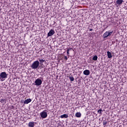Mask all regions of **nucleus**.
<instances>
[{
    "label": "nucleus",
    "instance_id": "6",
    "mask_svg": "<svg viewBox=\"0 0 127 127\" xmlns=\"http://www.w3.org/2000/svg\"><path fill=\"white\" fill-rule=\"evenodd\" d=\"M55 32L54 31V29H51L49 32L48 33V37H50V36H52Z\"/></svg>",
    "mask_w": 127,
    "mask_h": 127
},
{
    "label": "nucleus",
    "instance_id": "21",
    "mask_svg": "<svg viewBox=\"0 0 127 127\" xmlns=\"http://www.w3.org/2000/svg\"><path fill=\"white\" fill-rule=\"evenodd\" d=\"M107 121H103V126H107Z\"/></svg>",
    "mask_w": 127,
    "mask_h": 127
},
{
    "label": "nucleus",
    "instance_id": "15",
    "mask_svg": "<svg viewBox=\"0 0 127 127\" xmlns=\"http://www.w3.org/2000/svg\"><path fill=\"white\" fill-rule=\"evenodd\" d=\"M81 116H82V115L81 114V113H80V112H77L75 114V117L76 118H81Z\"/></svg>",
    "mask_w": 127,
    "mask_h": 127
},
{
    "label": "nucleus",
    "instance_id": "20",
    "mask_svg": "<svg viewBox=\"0 0 127 127\" xmlns=\"http://www.w3.org/2000/svg\"><path fill=\"white\" fill-rule=\"evenodd\" d=\"M64 59L65 60V61H67L68 60V58H67V56H64Z\"/></svg>",
    "mask_w": 127,
    "mask_h": 127
},
{
    "label": "nucleus",
    "instance_id": "14",
    "mask_svg": "<svg viewBox=\"0 0 127 127\" xmlns=\"http://www.w3.org/2000/svg\"><path fill=\"white\" fill-rule=\"evenodd\" d=\"M68 117H69L67 114H64L63 115H61L60 116V118L61 119H64V118H65V119H67V118H68Z\"/></svg>",
    "mask_w": 127,
    "mask_h": 127
},
{
    "label": "nucleus",
    "instance_id": "19",
    "mask_svg": "<svg viewBox=\"0 0 127 127\" xmlns=\"http://www.w3.org/2000/svg\"><path fill=\"white\" fill-rule=\"evenodd\" d=\"M102 112H103V110L102 109H100L97 111V113L99 114L100 115L102 114Z\"/></svg>",
    "mask_w": 127,
    "mask_h": 127
},
{
    "label": "nucleus",
    "instance_id": "3",
    "mask_svg": "<svg viewBox=\"0 0 127 127\" xmlns=\"http://www.w3.org/2000/svg\"><path fill=\"white\" fill-rule=\"evenodd\" d=\"M40 116H41L42 119H46L47 118V112H46V110H44L43 112H41L40 114Z\"/></svg>",
    "mask_w": 127,
    "mask_h": 127
},
{
    "label": "nucleus",
    "instance_id": "9",
    "mask_svg": "<svg viewBox=\"0 0 127 127\" xmlns=\"http://www.w3.org/2000/svg\"><path fill=\"white\" fill-rule=\"evenodd\" d=\"M83 74H84V75H85L86 76H88V75H90V70H89L88 69H86V70H84Z\"/></svg>",
    "mask_w": 127,
    "mask_h": 127
},
{
    "label": "nucleus",
    "instance_id": "23",
    "mask_svg": "<svg viewBox=\"0 0 127 127\" xmlns=\"http://www.w3.org/2000/svg\"><path fill=\"white\" fill-rule=\"evenodd\" d=\"M56 23V22H55V21H54V24H55Z\"/></svg>",
    "mask_w": 127,
    "mask_h": 127
},
{
    "label": "nucleus",
    "instance_id": "8",
    "mask_svg": "<svg viewBox=\"0 0 127 127\" xmlns=\"http://www.w3.org/2000/svg\"><path fill=\"white\" fill-rule=\"evenodd\" d=\"M28 127H34V126H35V122H30L28 123Z\"/></svg>",
    "mask_w": 127,
    "mask_h": 127
},
{
    "label": "nucleus",
    "instance_id": "18",
    "mask_svg": "<svg viewBox=\"0 0 127 127\" xmlns=\"http://www.w3.org/2000/svg\"><path fill=\"white\" fill-rule=\"evenodd\" d=\"M45 61V60H44L43 59L39 60V62H40V64H42L43 63H44Z\"/></svg>",
    "mask_w": 127,
    "mask_h": 127
},
{
    "label": "nucleus",
    "instance_id": "5",
    "mask_svg": "<svg viewBox=\"0 0 127 127\" xmlns=\"http://www.w3.org/2000/svg\"><path fill=\"white\" fill-rule=\"evenodd\" d=\"M35 84L36 86H40L42 84V80L38 78L35 81Z\"/></svg>",
    "mask_w": 127,
    "mask_h": 127
},
{
    "label": "nucleus",
    "instance_id": "2",
    "mask_svg": "<svg viewBox=\"0 0 127 127\" xmlns=\"http://www.w3.org/2000/svg\"><path fill=\"white\" fill-rule=\"evenodd\" d=\"M39 61H36L33 63V64L31 65V67L32 69H34V70H35V69H37V68L39 67Z\"/></svg>",
    "mask_w": 127,
    "mask_h": 127
},
{
    "label": "nucleus",
    "instance_id": "7",
    "mask_svg": "<svg viewBox=\"0 0 127 127\" xmlns=\"http://www.w3.org/2000/svg\"><path fill=\"white\" fill-rule=\"evenodd\" d=\"M123 2H124V0H117L116 4L117 6H120L123 4Z\"/></svg>",
    "mask_w": 127,
    "mask_h": 127
},
{
    "label": "nucleus",
    "instance_id": "16",
    "mask_svg": "<svg viewBox=\"0 0 127 127\" xmlns=\"http://www.w3.org/2000/svg\"><path fill=\"white\" fill-rule=\"evenodd\" d=\"M92 60H93L94 61H97V60H98V56H97V55L94 56L93 57Z\"/></svg>",
    "mask_w": 127,
    "mask_h": 127
},
{
    "label": "nucleus",
    "instance_id": "11",
    "mask_svg": "<svg viewBox=\"0 0 127 127\" xmlns=\"http://www.w3.org/2000/svg\"><path fill=\"white\" fill-rule=\"evenodd\" d=\"M31 102V99L29 98V99H27V100H25L24 101V104H29V103H30Z\"/></svg>",
    "mask_w": 127,
    "mask_h": 127
},
{
    "label": "nucleus",
    "instance_id": "17",
    "mask_svg": "<svg viewBox=\"0 0 127 127\" xmlns=\"http://www.w3.org/2000/svg\"><path fill=\"white\" fill-rule=\"evenodd\" d=\"M69 79L70 81H74V76H69Z\"/></svg>",
    "mask_w": 127,
    "mask_h": 127
},
{
    "label": "nucleus",
    "instance_id": "4",
    "mask_svg": "<svg viewBox=\"0 0 127 127\" xmlns=\"http://www.w3.org/2000/svg\"><path fill=\"white\" fill-rule=\"evenodd\" d=\"M113 31L112 32L110 31H106L104 34L103 35V38H107L108 36H110V35H112V33H113Z\"/></svg>",
    "mask_w": 127,
    "mask_h": 127
},
{
    "label": "nucleus",
    "instance_id": "12",
    "mask_svg": "<svg viewBox=\"0 0 127 127\" xmlns=\"http://www.w3.org/2000/svg\"><path fill=\"white\" fill-rule=\"evenodd\" d=\"M0 103H1V104H3V105H5V104H6V100L4 99H1Z\"/></svg>",
    "mask_w": 127,
    "mask_h": 127
},
{
    "label": "nucleus",
    "instance_id": "10",
    "mask_svg": "<svg viewBox=\"0 0 127 127\" xmlns=\"http://www.w3.org/2000/svg\"><path fill=\"white\" fill-rule=\"evenodd\" d=\"M71 50H73V48H68L67 49V50H66V55L67 56H68V57H69V56H70V53H69V52Z\"/></svg>",
    "mask_w": 127,
    "mask_h": 127
},
{
    "label": "nucleus",
    "instance_id": "1",
    "mask_svg": "<svg viewBox=\"0 0 127 127\" xmlns=\"http://www.w3.org/2000/svg\"><path fill=\"white\" fill-rule=\"evenodd\" d=\"M7 76H8V74H6V72H2L0 73V80L3 82L6 78H7Z\"/></svg>",
    "mask_w": 127,
    "mask_h": 127
},
{
    "label": "nucleus",
    "instance_id": "13",
    "mask_svg": "<svg viewBox=\"0 0 127 127\" xmlns=\"http://www.w3.org/2000/svg\"><path fill=\"white\" fill-rule=\"evenodd\" d=\"M107 56L108 58L111 59L112 57H113V56L112 55V53L110 51L107 52Z\"/></svg>",
    "mask_w": 127,
    "mask_h": 127
},
{
    "label": "nucleus",
    "instance_id": "22",
    "mask_svg": "<svg viewBox=\"0 0 127 127\" xmlns=\"http://www.w3.org/2000/svg\"><path fill=\"white\" fill-rule=\"evenodd\" d=\"M89 31H93V29H90Z\"/></svg>",
    "mask_w": 127,
    "mask_h": 127
}]
</instances>
